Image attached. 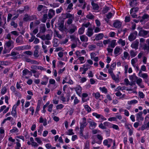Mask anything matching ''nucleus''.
<instances>
[{"instance_id": "obj_1", "label": "nucleus", "mask_w": 149, "mask_h": 149, "mask_svg": "<svg viewBox=\"0 0 149 149\" xmlns=\"http://www.w3.org/2000/svg\"><path fill=\"white\" fill-rule=\"evenodd\" d=\"M139 48L144 51L149 52V38L147 39L146 42L147 45L145 43V39L143 38H141L140 39Z\"/></svg>"}, {"instance_id": "obj_2", "label": "nucleus", "mask_w": 149, "mask_h": 149, "mask_svg": "<svg viewBox=\"0 0 149 149\" xmlns=\"http://www.w3.org/2000/svg\"><path fill=\"white\" fill-rule=\"evenodd\" d=\"M82 122L80 123V131L81 132V134L82 135V132H83L84 128L87 125V123L86 121V119L85 117H83L82 119Z\"/></svg>"}, {"instance_id": "obj_3", "label": "nucleus", "mask_w": 149, "mask_h": 149, "mask_svg": "<svg viewBox=\"0 0 149 149\" xmlns=\"http://www.w3.org/2000/svg\"><path fill=\"white\" fill-rule=\"evenodd\" d=\"M138 35L140 36L143 37L144 38L149 37V31L141 29L139 32Z\"/></svg>"}, {"instance_id": "obj_4", "label": "nucleus", "mask_w": 149, "mask_h": 149, "mask_svg": "<svg viewBox=\"0 0 149 149\" xmlns=\"http://www.w3.org/2000/svg\"><path fill=\"white\" fill-rule=\"evenodd\" d=\"M88 122L89 123L90 125L89 128L91 129H93L95 128L97 125V124L93 122V120L91 118H88L87 120Z\"/></svg>"}, {"instance_id": "obj_5", "label": "nucleus", "mask_w": 149, "mask_h": 149, "mask_svg": "<svg viewBox=\"0 0 149 149\" xmlns=\"http://www.w3.org/2000/svg\"><path fill=\"white\" fill-rule=\"evenodd\" d=\"M4 46L9 48L10 50H11L14 47V42L12 40H9L5 44Z\"/></svg>"}, {"instance_id": "obj_6", "label": "nucleus", "mask_w": 149, "mask_h": 149, "mask_svg": "<svg viewBox=\"0 0 149 149\" xmlns=\"http://www.w3.org/2000/svg\"><path fill=\"white\" fill-rule=\"evenodd\" d=\"M58 29L61 32H63L64 31L66 32L67 29L65 27H64V22L63 21H61L58 24Z\"/></svg>"}, {"instance_id": "obj_7", "label": "nucleus", "mask_w": 149, "mask_h": 149, "mask_svg": "<svg viewBox=\"0 0 149 149\" xmlns=\"http://www.w3.org/2000/svg\"><path fill=\"white\" fill-rule=\"evenodd\" d=\"M137 35V32L136 31L131 33L128 36V40L130 41L134 40L136 38Z\"/></svg>"}, {"instance_id": "obj_8", "label": "nucleus", "mask_w": 149, "mask_h": 149, "mask_svg": "<svg viewBox=\"0 0 149 149\" xmlns=\"http://www.w3.org/2000/svg\"><path fill=\"white\" fill-rule=\"evenodd\" d=\"M143 112L142 111L139 112L136 114V120L137 121H143L144 120L143 117L142 116Z\"/></svg>"}, {"instance_id": "obj_9", "label": "nucleus", "mask_w": 149, "mask_h": 149, "mask_svg": "<svg viewBox=\"0 0 149 149\" xmlns=\"http://www.w3.org/2000/svg\"><path fill=\"white\" fill-rule=\"evenodd\" d=\"M122 25V23L120 21L116 20L114 22L113 25L116 28L118 29L120 28Z\"/></svg>"}, {"instance_id": "obj_10", "label": "nucleus", "mask_w": 149, "mask_h": 149, "mask_svg": "<svg viewBox=\"0 0 149 149\" xmlns=\"http://www.w3.org/2000/svg\"><path fill=\"white\" fill-rule=\"evenodd\" d=\"M47 15L49 19H52L55 15V10L52 9H50Z\"/></svg>"}, {"instance_id": "obj_11", "label": "nucleus", "mask_w": 149, "mask_h": 149, "mask_svg": "<svg viewBox=\"0 0 149 149\" xmlns=\"http://www.w3.org/2000/svg\"><path fill=\"white\" fill-rule=\"evenodd\" d=\"M40 38L43 40H49L52 39V36L49 34H47L46 36L45 35L41 36Z\"/></svg>"}, {"instance_id": "obj_12", "label": "nucleus", "mask_w": 149, "mask_h": 149, "mask_svg": "<svg viewBox=\"0 0 149 149\" xmlns=\"http://www.w3.org/2000/svg\"><path fill=\"white\" fill-rule=\"evenodd\" d=\"M139 44V40L137 39L132 43L131 45V47L132 48L137 49H138Z\"/></svg>"}, {"instance_id": "obj_13", "label": "nucleus", "mask_w": 149, "mask_h": 149, "mask_svg": "<svg viewBox=\"0 0 149 149\" xmlns=\"http://www.w3.org/2000/svg\"><path fill=\"white\" fill-rule=\"evenodd\" d=\"M72 28L70 29L68 31L69 33L72 34L75 32L77 29V26L74 24H71V25Z\"/></svg>"}, {"instance_id": "obj_14", "label": "nucleus", "mask_w": 149, "mask_h": 149, "mask_svg": "<svg viewBox=\"0 0 149 149\" xmlns=\"http://www.w3.org/2000/svg\"><path fill=\"white\" fill-rule=\"evenodd\" d=\"M16 106L15 105H14L12 108V110L11 112V113L12 116L14 118H16L17 117V112L16 111Z\"/></svg>"}, {"instance_id": "obj_15", "label": "nucleus", "mask_w": 149, "mask_h": 149, "mask_svg": "<svg viewBox=\"0 0 149 149\" xmlns=\"http://www.w3.org/2000/svg\"><path fill=\"white\" fill-rule=\"evenodd\" d=\"M122 51V49L117 47L114 49V53L115 55H118L120 54Z\"/></svg>"}, {"instance_id": "obj_16", "label": "nucleus", "mask_w": 149, "mask_h": 149, "mask_svg": "<svg viewBox=\"0 0 149 149\" xmlns=\"http://www.w3.org/2000/svg\"><path fill=\"white\" fill-rule=\"evenodd\" d=\"M93 29L92 28L90 27L88 28L86 34L88 37H90L93 34Z\"/></svg>"}, {"instance_id": "obj_17", "label": "nucleus", "mask_w": 149, "mask_h": 149, "mask_svg": "<svg viewBox=\"0 0 149 149\" xmlns=\"http://www.w3.org/2000/svg\"><path fill=\"white\" fill-rule=\"evenodd\" d=\"M97 139L99 140L96 143L99 144H100L102 142V140L103 139V137L102 135L99 134H97L96 135Z\"/></svg>"}, {"instance_id": "obj_18", "label": "nucleus", "mask_w": 149, "mask_h": 149, "mask_svg": "<svg viewBox=\"0 0 149 149\" xmlns=\"http://www.w3.org/2000/svg\"><path fill=\"white\" fill-rule=\"evenodd\" d=\"M104 36V35L103 33H100L97 34L95 35V40H98L102 39Z\"/></svg>"}, {"instance_id": "obj_19", "label": "nucleus", "mask_w": 149, "mask_h": 149, "mask_svg": "<svg viewBox=\"0 0 149 149\" xmlns=\"http://www.w3.org/2000/svg\"><path fill=\"white\" fill-rule=\"evenodd\" d=\"M16 42L17 43L20 44H23L24 42L23 40V38L22 36H19L16 39Z\"/></svg>"}, {"instance_id": "obj_20", "label": "nucleus", "mask_w": 149, "mask_h": 149, "mask_svg": "<svg viewBox=\"0 0 149 149\" xmlns=\"http://www.w3.org/2000/svg\"><path fill=\"white\" fill-rule=\"evenodd\" d=\"M136 83L141 88H144V86L143 85H141V84L142 82V80L141 78H138L136 80Z\"/></svg>"}, {"instance_id": "obj_21", "label": "nucleus", "mask_w": 149, "mask_h": 149, "mask_svg": "<svg viewBox=\"0 0 149 149\" xmlns=\"http://www.w3.org/2000/svg\"><path fill=\"white\" fill-rule=\"evenodd\" d=\"M19 130L16 127H13L12 129L10 130V132L12 133H15L16 135L18 134Z\"/></svg>"}, {"instance_id": "obj_22", "label": "nucleus", "mask_w": 149, "mask_h": 149, "mask_svg": "<svg viewBox=\"0 0 149 149\" xmlns=\"http://www.w3.org/2000/svg\"><path fill=\"white\" fill-rule=\"evenodd\" d=\"M40 32L42 33H44L45 32L46 30L45 25L44 24H41L40 27Z\"/></svg>"}, {"instance_id": "obj_23", "label": "nucleus", "mask_w": 149, "mask_h": 149, "mask_svg": "<svg viewBox=\"0 0 149 149\" xmlns=\"http://www.w3.org/2000/svg\"><path fill=\"white\" fill-rule=\"evenodd\" d=\"M74 89L77 94L80 96L81 93L82 89L81 87L80 86L77 87L75 88Z\"/></svg>"}, {"instance_id": "obj_24", "label": "nucleus", "mask_w": 149, "mask_h": 149, "mask_svg": "<svg viewBox=\"0 0 149 149\" xmlns=\"http://www.w3.org/2000/svg\"><path fill=\"white\" fill-rule=\"evenodd\" d=\"M73 4L72 3H70V4L68 5L66 10L67 12L70 13L71 12L73 9Z\"/></svg>"}, {"instance_id": "obj_25", "label": "nucleus", "mask_w": 149, "mask_h": 149, "mask_svg": "<svg viewBox=\"0 0 149 149\" xmlns=\"http://www.w3.org/2000/svg\"><path fill=\"white\" fill-rule=\"evenodd\" d=\"M130 79L132 81H135L138 78L135 73H134L133 74L129 76Z\"/></svg>"}, {"instance_id": "obj_26", "label": "nucleus", "mask_w": 149, "mask_h": 149, "mask_svg": "<svg viewBox=\"0 0 149 149\" xmlns=\"http://www.w3.org/2000/svg\"><path fill=\"white\" fill-rule=\"evenodd\" d=\"M80 39L82 42H87L88 40V38L84 35L80 36Z\"/></svg>"}, {"instance_id": "obj_27", "label": "nucleus", "mask_w": 149, "mask_h": 149, "mask_svg": "<svg viewBox=\"0 0 149 149\" xmlns=\"http://www.w3.org/2000/svg\"><path fill=\"white\" fill-rule=\"evenodd\" d=\"M137 3L136 0H131L130 5L131 7H135L136 6Z\"/></svg>"}, {"instance_id": "obj_28", "label": "nucleus", "mask_w": 149, "mask_h": 149, "mask_svg": "<svg viewBox=\"0 0 149 149\" xmlns=\"http://www.w3.org/2000/svg\"><path fill=\"white\" fill-rule=\"evenodd\" d=\"M91 4L92 6L93 9L94 10H98L99 6L97 4L93 3H91Z\"/></svg>"}, {"instance_id": "obj_29", "label": "nucleus", "mask_w": 149, "mask_h": 149, "mask_svg": "<svg viewBox=\"0 0 149 149\" xmlns=\"http://www.w3.org/2000/svg\"><path fill=\"white\" fill-rule=\"evenodd\" d=\"M116 40H113L111 41L110 45L108 46V47H111L112 48H113L116 46Z\"/></svg>"}, {"instance_id": "obj_30", "label": "nucleus", "mask_w": 149, "mask_h": 149, "mask_svg": "<svg viewBox=\"0 0 149 149\" xmlns=\"http://www.w3.org/2000/svg\"><path fill=\"white\" fill-rule=\"evenodd\" d=\"M66 18H73L74 19V14H72L69 13H66L65 14Z\"/></svg>"}, {"instance_id": "obj_31", "label": "nucleus", "mask_w": 149, "mask_h": 149, "mask_svg": "<svg viewBox=\"0 0 149 149\" xmlns=\"http://www.w3.org/2000/svg\"><path fill=\"white\" fill-rule=\"evenodd\" d=\"M89 141H87L84 143V149H89Z\"/></svg>"}, {"instance_id": "obj_32", "label": "nucleus", "mask_w": 149, "mask_h": 149, "mask_svg": "<svg viewBox=\"0 0 149 149\" xmlns=\"http://www.w3.org/2000/svg\"><path fill=\"white\" fill-rule=\"evenodd\" d=\"M22 73L23 75H26L28 74H31V72L26 68L23 70Z\"/></svg>"}, {"instance_id": "obj_33", "label": "nucleus", "mask_w": 149, "mask_h": 149, "mask_svg": "<svg viewBox=\"0 0 149 149\" xmlns=\"http://www.w3.org/2000/svg\"><path fill=\"white\" fill-rule=\"evenodd\" d=\"M138 101L136 100H133L131 101H129L127 102V103L131 105L135 104L138 103Z\"/></svg>"}, {"instance_id": "obj_34", "label": "nucleus", "mask_w": 149, "mask_h": 149, "mask_svg": "<svg viewBox=\"0 0 149 149\" xmlns=\"http://www.w3.org/2000/svg\"><path fill=\"white\" fill-rule=\"evenodd\" d=\"M85 30V28L84 27H81L80 28L78 31V33L79 35L83 34Z\"/></svg>"}, {"instance_id": "obj_35", "label": "nucleus", "mask_w": 149, "mask_h": 149, "mask_svg": "<svg viewBox=\"0 0 149 149\" xmlns=\"http://www.w3.org/2000/svg\"><path fill=\"white\" fill-rule=\"evenodd\" d=\"M139 77L143 78L144 79H148V75L147 73H144L139 75Z\"/></svg>"}, {"instance_id": "obj_36", "label": "nucleus", "mask_w": 149, "mask_h": 149, "mask_svg": "<svg viewBox=\"0 0 149 149\" xmlns=\"http://www.w3.org/2000/svg\"><path fill=\"white\" fill-rule=\"evenodd\" d=\"M144 123L148 124V126L149 125V114L147 115L145 117Z\"/></svg>"}, {"instance_id": "obj_37", "label": "nucleus", "mask_w": 149, "mask_h": 149, "mask_svg": "<svg viewBox=\"0 0 149 149\" xmlns=\"http://www.w3.org/2000/svg\"><path fill=\"white\" fill-rule=\"evenodd\" d=\"M111 77L115 81L118 83L119 82V78L116 77L115 75L113 74L111 75Z\"/></svg>"}, {"instance_id": "obj_38", "label": "nucleus", "mask_w": 149, "mask_h": 149, "mask_svg": "<svg viewBox=\"0 0 149 149\" xmlns=\"http://www.w3.org/2000/svg\"><path fill=\"white\" fill-rule=\"evenodd\" d=\"M4 132L5 131L3 129V128L2 127H1L0 128V133L1 134L0 135L1 137H3L4 136Z\"/></svg>"}, {"instance_id": "obj_39", "label": "nucleus", "mask_w": 149, "mask_h": 149, "mask_svg": "<svg viewBox=\"0 0 149 149\" xmlns=\"http://www.w3.org/2000/svg\"><path fill=\"white\" fill-rule=\"evenodd\" d=\"M92 95L93 96H94L95 98L97 99H98L100 97V94L98 92H97L96 93H93Z\"/></svg>"}, {"instance_id": "obj_40", "label": "nucleus", "mask_w": 149, "mask_h": 149, "mask_svg": "<svg viewBox=\"0 0 149 149\" xmlns=\"http://www.w3.org/2000/svg\"><path fill=\"white\" fill-rule=\"evenodd\" d=\"M31 16H29L27 15H25V17L23 18V20L25 21H27L28 20H33L31 19Z\"/></svg>"}, {"instance_id": "obj_41", "label": "nucleus", "mask_w": 149, "mask_h": 149, "mask_svg": "<svg viewBox=\"0 0 149 149\" xmlns=\"http://www.w3.org/2000/svg\"><path fill=\"white\" fill-rule=\"evenodd\" d=\"M149 128V125L148 126V124H147L146 123L144 125H142L141 128V130L142 131L144 130L145 129H148Z\"/></svg>"}, {"instance_id": "obj_42", "label": "nucleus", "mask_w": 149, "mask_h": 149, "mask_svg": "<svg viewBox=\"0 0 149 149\" xmlns=\"http://www.w3.org/2000/svg\"><path fill=\"white\" fill-rule=\"evenodd\" d=\"M130 52V56L132 57H134L136 55V52H134V51L133 50H131Z\"/></svg>"}, {"instance_id": "obj_43", "label": "nucleus", "mask_w": 149, "mask_h": 149, "mask_svg": "<svg viewBox=\"0 0 149 149\" xmlns=\"http://www.w3.org/2000/svg\"><path fill=\"white\" fill-rule=\"evenodd\" d=\"M94 16L92 14L90 13L86 16V17L88 19H93Z\"/></svg>"}, {"instance_id": "obj_44", "label": "nucleus", "mask_w": 149, "mask_h": 149, "mask_svg": "<svg viewBox=\"0 0 149 149\" xmlns=\"http://www.w3.org/2000/svg\"><path fill=\"white\" fill-rule=\"evenodd\" d=\"M48 15L47 14H44L43 17L42 22L43 23H45L47 18Z\"/></svg>"}, {"instance_id": "obj_45", "label": "nucleus", "mask_w": 149, "mask_h": 149, "mask_svg": "<svg viewBox=\"0 0 149 149\" xmlns=\"http://www.w3.org/2000/svg\"><path fill=\"white\" fill-rule=\"evenodd\" d=\"M74 19L73 18H69L68 19L67 22H66V23L68 25H70V24H71L72 23L73 20H74Z\"/></svg>"}, {"instance_id": "obj_46", "label": "nucleus", "mask_w": 149, "mask_h": 149, "mask_svg": "<svg viewBox=\"0 0 149 149\" xmlns=\"http://www.w3.org/2000/svg\"><path fill=\"white\" fill-rule=\"evenodd\" d=\"M46 8V7L45 6H43V5H39L37 8V9L38 10V11H40L43 8Z\"/></svg>"}, {"instance_id": "obj_47", "label": "nucleus", "mask_w": 149, "mask_h": 149, "mask_svg": "<svg viewBox=\"0 0 149 149\" xmlns=\"http://www.w3.org/2000/svg\"><path fill=\"white\" fill-rule=\"evenodd\" d=\"M84 108L88 112H90L91 111V108L88 105H85Z\"/></svg>"}, {"instance_id": "obj_48", "label": "nucleus", "mask_w": 149, "mask_h": 149, "mask_svg": "<svg viewBox=\"0 0 149 149\" xmlns=\"http://www.w3.org/2000/svg\"><path fill=\"white\" fill-rule=\"evenodd\" d=\"M100 89L103 93H107V88L105 87H100Z\"/></svg>"}, {"instance_id": "obj_49", "label": "nucleus", "mask_w": 149, "mask_h": 149, "mask_svg": "<svg viewBox=\"0 0 149 149\" xmlns=\"http://www.w3.org/2000/svg\"><path fill=\"white\" fill-rule=\"evenodd\" d=\"M43 129V127L42 125H40L39 127V129L38 130V133H40V135L41 134Z\"/></svg>"}, {"instance_id": "obj_50", "label": "nucleus", "mask_w": 149, "mask_h": 149, "mask_svg": "<svg viewBox=\"0 0 149 149\" xmlns=\"http://www.w3.org/2000/svg\"><path fill=\"white\" fill-rule=\"evenodd\" d=\"M64 107V106L62 104H60L57 105L56 107V109L57 110L61 109H62Z\"/></svg>"}, {"instance_id": "obj_51", "label": "nucleus", "mask_w": 149, "mask_h": 149, "mask_svg": "<svg viewBox=\"0 0 149 149\" xmlns=\"http://www.w3.org/2000/svg\"><path fill=\"white\" fill-rule=\"evenodd\" d=\"M103 125L104 126H106L109 127H111V124L108 122H105L103 123Z\"/></svg>"}, {"instance_id": "obj_52", "label": "nucleus", "mask_w": 149, "mask_h": 149, "mask_svg": "<svg viewBox=\"0 0 149 149\" xmlns=\"http://www.w3.org/2000/svg\"><path fill=\"white\" fill-rule=\"evenodd\" d=\"M10 25L13 26L15 28H16L17 26V24L15 23V22L12 21L10 23Z\"/></svg>"}, {"instance_id": "obj_53", "label": "nucleus", "mask_w": 149, "mask_h": 149, "mask_svg": "<svg viewBox=\"0 0 149 149\" xmlns=\"http://www.w3.org/2000/svg\"><path fill=\"white\" fill-rule=\"evenodd\" d=\"M142 18L143 20L146 19H148L149 18V15L148 14H145L142 16Z\"/></svg>"}, {"instance_id": "obj_54", "label": "nucleus", "mask_w": 149, "mask_h": 149, "mask_svg": "<svg viewBox=\"0 0 149 149\" xmlns=\"http://www.w3.org/2000/svg\"><path fill=\"white\" fill-rule=\"evenodd\" d=\"M109 10V8L108 7H106L104 8L102 10V12L104 14L106 13Z\"/></svg>"}, {"instance_id": "obj_55", "label": "nucleus", "mask_w": 149, "mask_h": 149, "mask_svg": "<svg viewBox=\"0 0 149 149\" xmlns=\"http://www.w3.org/2000/svg\"><path fill=\"white\" fill-rule=\"evenodd\" d=\"M53 105L52 104H51L48 106V111L49 112H51L52 110Z\"/></svg>"}, {"instance_id": "obj_56", "label": "nucleus", "mask_w": 149, "mask_h": 149, "mask_svg": "<svg viewBox=\"0 0 149 149\" xmlns=\"http://www.w3.org/2000/svg\"><path fill=\"white\" fill-rule=\"evenodd\" d=\"M119 43L121 44L122 46H124L125 45V42L124 40L121 39H120L119 40Z\"/></svg>"}, {"instance_id": "obj_57", "label": "nucleus", "mask_w": 149, "mask_h": 149, "mask_svg": "<svg viewBox=\"0 0 149 149\" xmlns=\"http://www.w3.org/2000/svg\"><path fill=\"white\" fill-rule=\"evenodd\" d=\"M6 91H7V88H6V87H3L2 88V90L1 91V94L2 95L6 93Z\"/></svg>"}, {"instance_id": "obj_58", "label": "nucleus", "mask_w": 149, "mask_h": 149, "mask_svg": "<svg viewBox=\"0 0 149 149\" xmlns=\"http://www.w3.org/2000/svg\"><path fill=\"white\" fill-rule=\"evenodd\" d=\"M113 15V14L111 12L108 13L106 15L107 18L108 19L111 18Z\"/></svg>"}, {"instance_id": "obj_59", "label": "nucleus", "mask_w": 149, "mask_h": 149, "mask_svg": "<svg viewBox=\"0 0 149 149\" xmlns=\"http://www.w3.org/2000/svg\"><path fill=\"white\" fill-rule=\"evenodd\" d=\"M111 125H112V126H111V127L113 128V129L115 130H119V127L117 125L113 124H111Z\"/></svg>"}, {"instance_id": "obj_60", "label": "nucleus", "mask_w": 149, "mask_h": 149, "mask_svg": "<svg viewBox=\"0 0 149 149\" xmlns=\"http://www.w3.org/2000/svg\"><path fill=\"white\" fill-rule=\"evenodd\" d=\"M78 59L81 62V63H83L85 62L84 61V58L83 56H81L78 58Z\"/></svg>"}, {"instance_id": "obj_61", "label": "nucleus", "mask_w": 149, "mask_h": 149, "mask_svg": "<svg viewBox=\"0 0 149 149\" xmlns=\"http://www.w3.org/2000/svg\"><path fill=\"white\" fill-rule=\"evenodd\" d=\"M30 35L31 36V39L29 40V41L30 42H32L33 41L36 37L34 35H32V33H30Z\"/></svg>"}, {"instance_id": "obj_62", "label": "nucleus", "mask_w": 149, "mask_h": 149, "mask_svg": "<svg viewBox=\"0 0 149 149\" xmlns=\"http://www.w3.org/2000/svg\"><path fill=\"white\" fill-rule=\"evenodd\" d=\"M80 101L78 99L77 97H75L74 101V104L76 105Z\"/></svg>"}, {"instance_id": "obj_63", "label": "nucleus", "mask_w": 149, "mask_h": 149, "mask_svg": "<svg viewBox=\"0 0 149 149\" xmlns=\"http://www.w3.org/2000/svg\"><path fill=\"white\" fill-rule=\"evenodd\" d=\"M125 22H129L130 21V16H126L125 18Z\"/></svg>"}, {"instance_id": "obj_64", "label": "nucleus", "mask_w": 149, "mask_h": 149, "mask_svg": "<svg viewBox=\"0 0 149 149\" xmlns=\"http://www.w3.org/2000/svg\"><path fill=\"white\" fill-rule=\"evenodd\" d=\"M90 25V22H88L86 23H83L82 25V27H85L87 28Z\"/></svg>"}]
</instances>
